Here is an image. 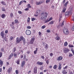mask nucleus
<instances>
[{
    "label": "nucleus",
    "mask_w": 74,
    "mask_h": 74,
    "mask_svg": "<svg viewBox=\"0 0 74 74\" xmlns=\"http://www.w3.org/2000/svg\"><path fill=\"white\" fill-rule=\"evenodd\" d=\"M48 15L47 14V12H42L41 13V17L40 18V19L41 21H45L47 19Z\"/></svg>",
    "instance_id": "f257e3e1"
},
{
    "label": "nucleus",
    "mask_w": 74,
    "mask_h": 74,
    "mask_svg": "<svg viewBox=\"0 0 74 74\" xmlns=\"http://www.w3.org/2000/svg\"><path fill=\"white\" fill-rule=\"evenodd\" d=\"M63 31L64 34L66 35H67V34L69 33V31H68V30H67V29L66 28H63Z\"/></svg>",
    "instance_id": "f03ea898"
},
{
    "label": "nucleus",
    "mask_w": 74,
    "mask_h": 74,
    "mask_svg": "<svg viewBox=\"0 0 74 74\" xmlns=\"http://www.w3.org/2000/svg\"><path fill=\"white\" fill-rule=\"evenodd\" d=\"M71 11H69V12H66L65 13V15L66 16H68V15H71Z\"/></svg>",
    "instance_id": "7ed1b4c3"
},
{
    "label": "nucleus",
    "mask_w": 74,
    "mask_h": 74,
    "mask_svg": "<svg viewBox=\"0 0 74 74\" xmlns=\"http://www.w3.org/2000/svg\"><path fill=\"white\" fill-rule=\"evenodd\" d=\"M63 51L64 53H67V52H69V49L67 48H64L63 49Z\"/></svg>",
    "instance_id": "20e7f679"
},
{
    "label": "nucleus",
    "mask_w": 74,
    "mask_h": 74,
    "mask_svg": "<svg viewBox=\"0 0 74 74\" xmlns=\"http://www.w3.org/2000/svg\"><path fill=\"white\" fill-rule=\"evenodd\" d=\"M26 33L27 35L28 36L30 35L31 34V31L29 30H27L26 31Z\"/></svg>",
    "instance_id": "39448f33"
},
{
    "label": "nucleus",
    "mask_w": 74,
    "mask_h": 74,
    "mask_svg": "<svg viewBox=\"0 0 74 74\" xmlns=\"http://www.w3.org/2000/svg\"><path fill=\"white\" fill-rule=\"evenodd\" d=\"M34 72L35 74H36L37 73V67H35L34 69Z\"/></svg>",
    "instance_id": "423d86ee"
},
{
    "label": "nucleus",
    "mask_w": 74,
    "mask_h": 74,
    "mask_svg": "<svg viewBox=\"0 0 74 74\" xmlns=\"http://www.w3.org/2000/svg\"><path fill=\"white\" fill-rule=\"evenodd\" d=\"M16 44H18V43H19L20 41H21L20 39H19V38L18 37L16 38Z\"/></svg>",
    "instance_id": "0eeeda50"
},
{
    "label": "nucleus",
    "mask_w": 74,
    "mask_h": 74,
    "mask_svg": "<svg viewBox=\"0 0 74 74\" xmlns=\"http://www.w3.org/2000/svg\"><path fill=\"white\" fill-rule=\"evenodd\" d=\"M62 59H63V58L62 57V56H60L57 58V60L58 61H60V60H62Z\"/></svg>",
    "instance_id": "6e6552de"
},
{
    "label": "nucleus",
    "mask_w": 74,
    "mask_h": 74,
    "mask_svg": "<svg viewBox=\"0 0 74 74\" xmlns=\"http://www.w3.org/2000/svg\"><path fill=\"white\" fill-rule=\"evenodd\" d=\"M25 64V61H23L21 63V67H23Z\"/></svg>",
    "instance_id": "1a4fd4ad"
},
{
    "label": "nucleus",
    "mask_w": 74,
    "mask_h": 74,
    "mask_svg": "<svg viewBox=\"0 0 74 74\" xmlns=\"http://www.w3.org/2000/svg\"><path fill=\"white\" fill-rule=\"evenodd\" d=\"M62 64H60V63H59V67H58V69L59 70H61V69H62Z\"/></svg>",
    "instance_id": "9d476101"
},
{
    "label": "nucleus",
    "mask_w": 74,
    "mask_h": 74,
    "mask_svg": "<svg viewBox=\"0 0 74 74\" xmlns=\"http://www.w3.org/2000/svg\"><path fill=\"white\" fill-rule=\"evenodd\" d=\"M62 73L63 74H66L67 73V72H66V70H64L62 71Z\"/></svg>",
    "instance_id": "9b49d317"
},
{
    "label": "nucleus",
    "mask_w": 74,
    "mask_h": 74,
    "mask_svg": "<svg viewBox=\"0 0 74 74\" xmlns=\"http://www.w3.org/2000/svg\"><path fill=\"white\" fill-rule=\"evenodd\" d=\"M12 71V68L11 67L9 68V69L8 70V73H10V71Z\"/></svg>",
    "instance_id": "f8f14e48"
},
{
    "label": "nucleus",
    "mask_w": 74,
    "mask_h": 74,
    "mask_svg": "<svg viewBox=\"0 0 74 74\" xmlns=\"http://www.w3.org/2000/svg\"><path fill=\"white\" fill-rule=\"evenodd\" d=\"M42 2L41 1H40V2H36V5H40V4H42Z\"/></svg>",
    "instance_id": "ddd939ff"
},
{
    "label": "nucleus",
    "mask_w": 74,
    "mask_h": 74,
    "mask_svg": "<svg viewBox=\"0 0 74 74\" xmlns=\"http://www.w3.org/2000/svg\"><path fill=\"white\" fill-rule=\"evenodd\" d=\"M1 36H2V38H4V32H1Z\"/></svg>",
    "instance_id": "4468645a"
},
{
    "label": "nucleus",
    "mask_w": 74,
    "mask_h": 74,
    "mask_svg": "<svg viewBox=\"0 0 74 74\" xmlns=\"http://www.w3.org/2000/svg\"><path fill=\"white\" fill-rule=\"evenodd\" d=\"M37 64L40 65H42V62H37Z\"/></svg>",
    "instance_id": "2eb2a0df"
},
{
    "label": "nucleus",
    "mask_w": 74,
    "mask_h": 74,
    "mask_svg": "<svg viewBox=\"0 0 74 74\" xmlns=\"http://www.w3.org/2000/svg\"><path fill=\"white\" fill-rule=\"evenodd\" d=\"M0 65H1V66H2L3 65V62L1 60H0Z\"/></svg>",
    "instance_id": "dca6fc26"
},
{
    "label": "nucleus",
    "mask_w": 74,
    "mask_h": 74,
    "mask_svg": "<svg viewBox=\"0 0 74 74\" xmlns=\"http://www.w3.org/2000/svg\"><path fill=\"white\" fill-rule=\"evenodd\" d=\"M55 38L56 40H60V38L59 36H56Z\"/></svg>",
    "instance_id": "f3484780"
},
{
    "label": "nucleus",
    "mask_w": 74,
    "mask_h": 74,
    "mask_svg": "<svg viewBox=\"0 0 74 74\" xmlns=\"http://www.w3.org/2000/svg\"><path fill=\"white\" fill-rule=\"evenodd\" d=\"M36 50L34 51V54H36L37 53V51L38 50V48H36Z\"/></svg>",
    "instance_id": "a211bd4d"
},
{
    "label": "nucleus",
    "mask_w": 74,
    "mask_h": 74,
    "mask_svg": "<svg viewBox=\"0 0 74 74\" xmlns=\"http://www.w3.org/2000/svg\"><path fill=\"white\" fill-rule=\"evenodd\" d=\"M23 38V36H21V37H20L19 38V40H20V41H22V40H23V38Z\"/></svg>",
    "instance_id": "6ab92c4d"
},
{
    "label": "nucleus",
    "mask_w": 74,
    "mask_h": 74,
    "mask_svg": "<svg viewBox=\"0 0 74 74\" xmlns=\"http://www.w3.org/2000/svg\"><path fill=\"white\" fill-rule=\"evenodd\" d=\"M66 8H64L62 10V12H66Z\"/></svg>",
    "instance_id": "aec40b11"
},
{
    "label": "nucleus",
    "mask_w": 74,
    "mask_h": 74,
    "mask_svg": "<svg viewBox=\"0 0 74 74\" xmlns=\"http://www.w3.org/2000/svg\"><path fill=\"white\" fill-rule=\"evenodd\" d=\"M5 14H3L2 15V18H5Z\"/></svg>",
    "instance_id": "412c9836"
},
{
    "label": "nucleus",
    "mask_w": 74,
    "mask_h": 74,
    "mask_svg": "<svg viewBox=\"0 0 74 74\" xmlns=\"http://www.w3.org/2000/svg\"><path fill=\"white\" fill-rule=\"evenodd\" d=\"M45 49H48V45L47 44L45 45Z\"/></svg>",
    "instance_id": "4be33fe9"
},
{
    "label": "nucleus",
    "mask_w": 74,
    "mask_h": 74,
    "mask_svg": "<svg viewBox=\"0 0 74 74\" xmlns=\"http://www.w3.org/2000/svg\"><path fill=\"white\" fill-rule=\"evenodd\" d=\"M46 59H47V58H45V60L46 61L47 64H49V60H46Z\"/></svg>",
    "instance_id": "5701e85b"
},
{
    "label": "nucleus",
    "mask_w": 74,
    "mask_h": 74,
    "mask_svg": "<svg viewBox=\"0 0 74 74\" xmlns=\"http://www.w3.org/2000/svg\"><path fill=\"white\" fill-rule=\"evenodd\" d=\"M69 3V2L67 1L65 3V4H64V6L65 7H67V4Z\"/></svg>",
    "instance_id": "b1692460"
},
{
    "label": "nucleus",
    "mask_w": 74,
    "mask_h": 74,
    "mask_svg": "<svg viewBox=\"0 0 74 74\" xmlns=\"http://www.w3.org/2000/svg\"><path fill=\"white\" fill-rule=\"evenodd\" d=\"M14 58H17V54H14Z\"/></svg>",
    "instance_id": "393cba45"
},
{
    "label": "nucleus",
    "mask_w": 74,
    "mask_h": 74,
    "mask_svg": "<svg viewBox=\"0 0 74 74\" xmlns=\"http://www.w3.org/2000/svg\"><path fill=\"white\" fill-rule=\"evenodd\" d=\"M71 51H72L73 53V55H74V49H73L72 48L71 49Z\"/></svg>",
    "instance_id": "a878e982"
},
{
    "label": "nucleus",
    "mask_w": 74,
    "mask_h": 74,
    "mask_svg": "<svg viewBox=\"0 0 74 74\" xmlns=\"http://www.w3.org/2000/svg\"><path fill=\"white\" fill-rule=\"evenodd\" d=\"M10 16L11 17L13 18V16H14V15H13V14L12 13H11L10 14Z\"/></svg>",
    "instance_id": "bb28decb"
},
{
    "label": "nucleus",
    "mask_w": 74,
    "mask_h": 74,
    "mask_svg": "<svg viewBox=\"0 0 74 74\" xmlns=\"http://www.w3.org/2000/svg\"><path fill=\"white\" fill-rule=\"evenodd\" d=\"M67 42H65L64 44V46H65V47H66V46H67Z\"/></svg>",
    "instance_id": "cd10ccee"
},
{
    "label": "nucleus",
    "mask_w": 74,
    "mask_h": 74,
    "mask_svg": "<svg viewBox=\"0 0 74 74\" xmlns=\"http://www.w3.org/2000/svg\"><path fill=\"white\" fill-rule=\"evenodd\" d=\"M53 21H50L49 23V25H51V24H53Z\"/></svg>",
    "instance_id": "c85d7f7f"
},
{
    "label": "nucleus",
    "mask_w": 74,
    "mask_h": 74,
    "mask_svg": "<svg viewBox=\"0 0 74 74\" xmlns=\"http://www.w3.org/2000/svg\"><path fill=\"white\" fill-rule=\"evenodd\" d=\"M13 56H14V54H13V53H12L9 56H10V58H12Z\"/></svg>",
    "instance_id": "c756f323"
},
{
    "label": "nucleus",
    "mask_w": 74,
    "mask_h": 74,
    "mask_svg": "<svg viewBox=\"0 0 74 74\" xmlns=\"http://www.w3.org/2000/svg\"><path fill=\"white\" fill-rule=\"evenodd\" d=\"M27 29H31V28H32V27H31L30 26H27Z\"/></svg>",
    "instance_id": "7c9ffc66"
},
{
    "label": "nucleus",
    "mask_w": 74,
    "mask_h": 74,
    "mask_svg": "<svg viewBox=\"0 0 74 74\" xmlns=\"http://www.w3.org/2000/svg\"><path fill=\"white\" fill-rule=\"evenodd\" d=\"M69 47H71L72 48L73 47H74V46L71 45H69Z\"/></svg>",
    "instance_id": "2f4dec72"
},
{
    "label": "nucleus",
    "mask_w": 74,
    "mask_h": 74,
    "mask_svg": "<svg viewBox=\"0 0 74 74\" xmlns=\"http://www.w3.org/2000/svg\"><path fill=\"white\" fill-rule=\"evenodd\" d=\"M26 57L25 56H24V57L23 58V60H26Z\"/></svg>",
    "instance_id": "473e14b6"
},
{
    "label": "nucleus",
    "mask_w": 74,
    "mask_h": 74,
    "mask_svg": "<svg viewBox=\"0 0 74 74\" xmlns=\"http://www.w3.org/2000/svg\"><path fill=\"white\" fill-rule=\"evenodd\" d=\"M20 61V60H18L17 61L16 63L18 64H19V61Z\"/></svg>",
    "instance_id": "72a5a7b5"
},
{
    "label": "nucleus",
    "mask_w": 74,
    "mask_h": 74,
    "mask_svg": "<svg viewBox=\"0 0 74 74\" xmlns=\"http://www.w3.org/2000/svg\"><path fill=\"white\" fill-rule=\"evenodd\" d=\"M73 56V54L71 53L69 54V57H71Z\"/></svg>",
    "instance_id": "f704fd0d"
},
{
    "label": "nucleus",
    "mask_w": 74,
    "mask_h": 74,
    "mask_svg": "<svg viewBox=\"0 0 74 74\" xmlns=\"http://www.w3.org/2000/svg\"><path fill=\"white\" fill-rule=\"evenodd\" d=\"M56 68H57V65H55L53 67V69H56Z\"/></svg>",
    "instance_id": "c9c22d12"
},
{
    "label": "nucleus",
    "mask_w": 74,
    "mask_h": 74,
    "mask_svg": "<svg viewBox=\"0 0 74 74\" xmlns=\"http://www.w3.org/2000/svg\"><path fill=\"white\" fill-rule=\"evenodd\" d=\"M15 22L16 23H17L18 22V21L17 19H16L15 20Z\"/></svg>",
    "instance_id": "e433bc0d"
},
{
    "label": "nucleus",
    "mask_w": 74,
    "mask_h": 74,
    "mask_svg": "<svg viewBox=\"0 0 74 74\" xmlns=\"http://www.w3.org/2000/svg\"><path fill=\"white\" fill-rule=\"evenodd\" d=\"M45 25H43V26H42L41 27V29H44L45 28Z\"/></svg>",
    "instance_id": "4c0bfd02"
},
{
    "label": "nucleus",
    "mask_w": 74,
    "mask_h": 74,
    "mask_svg": "<svg viewBox=\"0 0 74 74\" xmlns=\"http://www.w3.org/2000/svg\"><path fill=\"white\" fill-rule=\"evenodd\" d=\"M51 1V0H47L46 1V3H49Z\"/></svg>",
    "instance_id": "58836bf2"
},
{
    "label": "nucleus",
    "mask_w": 74,
    "mask_h": 74,
    "mask_svg": "<svg viewBox=\"0 0 74 74\" xmlns=\"http://www.w3.org/2000/svg\"><path fill=\"white\" fill-rule=\"evenodd\" d=\"M15 51H16V48H14L13 50V52H15Z\"/></svg>",
    "instance_id": "ea45409f"
},
{
    "label": "nucleus",
    "mask_w": 74,
    "mask_h": 74,
    "mask_svg": "<svg viewBox=\"0 0 74 74\" xmlns=\"http://www.w3.org/2000/svg\"><path fill=\"white\" fill-rule=\"evenodd\" d=\"M34 40H35V38H32L31 41L34 42Z\"/></svg>",
    "instance_id": "a19ab883"
},
{
    "label": "nucleus",
    "mask_w": 74,
    "mask_h": 74,
    "mask_svg": "<svg viewBox=\"0 0 74 74\" xmlns=\"http://www.w3.org/2000/svg\"><path fill=\"white\" fill-rule=\"evenodd\" d=\"M30 18L29 17H28L27 20L28 22H30Z\"/></svg>",
    "instance_id": "79ce46f5"
},
{
    "label": "nucleus",
    "mask_w": 74,
    "mask_h": 74,
    "mask_svg": "<svg viewBox=\"0 0 74 74\" xmlns=\"http://www.w3.org/2000/svg\"><path fill=\"white\" fill-rule=\"evenodd\" d=\"M27 7L28 8H31V6H30V4H28L27 5Z\"/></svg>",
    "instance_id": "37998d69"
},
{
    "label": "nucleus",
    "mask_w": 74,
    "mask_h": 74,
    "mask_svg": "<svg viewBox=\"0 0 74 74\" xmlns=\"http://www.w3.org/2000/svg\"><path fill=\"white\" fill-rule=\"evenodd\" d=\"M23 3V1H21L19 3V5H21L22 3Z\"/></svg>",
    "instance_id": "c03bdc74"
},
{
    "label": "nucleus",
    "mask_w": 74,
    "mask_h": 74,
    "mask_svg": "<svg viewBox=\"0 0 74 74\" xmlns=\"http://www.w3.org/2000/svg\"><path fill=\"white\" fill-rule=\"evenodd\" d=\"M36 19V18H32V21H34V20Z\"/></svg>",
    "instance_id": "a18cd8bd"
},
{
    "label": "nucleus",
    "mask_w": 74,
    "mask_h": 74,
    "mask_svg": "<svg viewBox=\"0 0 74 74\" xmlns=\"http://www.w3.org/2000/svg\"><path fill=\"white\" fill-rule=\"evenodd\" d=\"M23 41L24 44H25V39L24 38H23Z\"/></svg>",
    "instance_id": "49530a36"
},
{
    "label": "nucleus",
    "mask_w": 74,
    "mask_h": 74,
    "mask_svg": "<svg viewBox=\"0 0 74 74\" xmlns=\"http://www.w3.org/2000/svg\"><path fill=\"white\" fill-rule=\"evenodd\" d=\"M16 74H18V70H16Z\"/></svg>",
    "instance_id": "de8ad7c7"
},
{
    "label": "nucleus",
    "mask_w": 74,
    "mask_h": 74,
    "mask_svg": "<svg viewBox=\"0 0 74 74\" xmlns=\"http://www.w3.org/2000/svg\"><path fill=\"white\" fill-rule=\"evenodd\" d=\"M50 31L49 29L47 30V33H50Z\"/></svg>",
    "instance_id": "09e8293b"
},
{
    "label": "nucleus",
    "mask_w": 74,
    "mask_h": 74,
    "mask_svg": "<svg viewBox=\"0 0 74 74\" xmlns=\"http://www.w3.org/2000/svg\"><path fill=\"white\" fill-rule=\"evenodd\" d=\"M2 52L0 53V58H1V56H2Z\"/></svg>",
    "instance_id": "8fccbe9b"
},
{
    "label": "nucleus",
    "mask_w": 74,
    "mask_h": 74,
    "mask_svg": "<svg viewBox=\"0 0 74 74\" xmlns=\"http://www.w3.org/2000/svg\"><path fill=\"white\" fill-rule=\"evenodd\" d=\"M13 39V37H12V36H11L10 37V40H12Z\"/></svg>",
    "instance_id": "3c124183"
},
{
    "label": "nucleus",
    "mask_w": 74,
    "mask_h": 74,
    "mask_svg": "<svg viewBox=\"0 0 74 74\" xmlns=\"http://www.w3.org/2000/svg\"><path fill=\"white\" fill-rule=\"evenodd\" d=\"M33 42H34L31 40V41H30L31 44H33Z\"/></svg>",
    "instance_id": "603ef678"
},
{
    "label": "nucleus",
    "mask_w": 74,
    "mask_h": 74,
    "mask_svg": "<svg viewBox=\"0 0 74 74\" xmlns=\"http://www.w3.org/2000/svg\"><path fill=\"white\" fill-rule=\"evenodd\" d=\"M50 56H53V53H51L50 54Z\"/></svg>",
    "instance_id": "864d4df0"
},
{
    "label": "nucleus",
    "mask_w": 74,
    "mask_h": 74,
    "mask_svg": "<svg viewBox=\"0 0 74 74\" xmlns=\"http://www.w3.org/2000/svg\"><path fill=\"white\" fill-rule=\"evenodd\" d=\"M49 22V20H48V21H45V23H47V22Z\"/></svg>",
    "instance_id": "5fc2aeb1"
},
{
    "label": "nucleus",
    "mask_w": 74,
    "mask_h": 74,
    "mask_svg": "<svg viewBox=\"0 0 74 74\" xmlns=\"http://www.w3.org/2000/svg\"><path fill=\"white\" fill-rule=\"evenodd\" d=\"M64 25V21H63L62 23V24L61 25V26H63Z\"/></svg>",
    "instance_id": "6e6d98bb"
},
{
    "label": "nucleus",
    "mask_w": 74,
    "mask_h": 74,
    "mask_svg": "<svg viewBox=\"0 0 74 74\" xmlns=\"http://www.w3.org/2000/svg\"><path fill=\"white\" fill-rule=\"evenodd\" d=\"M18 13L20 14H22V12L21 11H19Z\"/></svg>",
    "instance_id": "4d7b16f0"
},
{
    "label": "nucleus",
    "mask_w": 74,
    "mask_h": 74,
    "mask_svg": "<svg viewBox=\"0 0 74 74\" xmlns=\"http://www.w3.org/2000/svg\"><path fill=\"white\" fill-rule=\"evenodd\" d=\"M2 10L3 11H5V9L4 8H3L2 9Z\"/></svg>",
    "instance_id": "13d9d810"
},
{
    "label": "nucleus",
    "mask_w": 74,
    "mask_h": 74,
    "mask_svg": "<svg viewBox=\"0 0 74 74\" xmlns=\"http://www.w3.org/2000/svg\"><path fill=\"white\" fill-rule=\"evenodd\" d=\"M25 11H28V10H29V8H26L25 9Z\"/></svg>",
    "instance_id": "bf43d9fd"
},
{
    "label": "nucleus",
    "mask_w": 74,
    "mask_h": 74,
    "mask_svg": "<svg viewBox=\"0 0 74 74\" xmlns=\"http://www.w3.org/2000/svg\"><path fill=\"white\" fill-rule=\"evenodd\" d=\"M69 74H73V73L72 72H69Z\"/></svg>",
    "instance_id": "052dcab7"
},
{
    "label": "nucleus",
    "mask_w": 74,
    "mask_h": 74,
    "mask_svg": "<svg viewBox=\"0 0 74 74\" xmlns=\"http://www.w3.org/2000/svg\"><path fill=\"white\" fill-rule=\"evenodd\" d=\"M5 33H6V34H7V33H8V31L7 30H6L5 31Z\"/></svg>",
    "instance_id": "680f3d73"
},
{
    "label": "nucleus",
    "mask_w": 74,
    "mask_h": 74,
    "mask_svg": "<svg viewBox=\"0 0 74 74\" xmlns=\"http://www.w3.org/2000/svg\"><path fill=\"white\" fill-rule=\"evenodd\" d=\"M52 67V66L50 65L49 66V68H50V69H51Z\"/></svg>",
    "instance_id": "e2e57ef3"
},
{
    "label": "nucleus",
    "mask_w": 74,
    "mask_h": 74,
    "mask_svg": "<svg viewBox=\"0 0 74 74\" xmlns=\"http://www.w3.org/2000/svg\"><path fill=\"white\" fill-rule=\"evenodd\" d=\"M72 21H74V16H73L72 17Z\"/></svg>",
    "instance_id": "0e129e2a"
},
{
    "label": "nucleus",
    "mask_w": 74,
    "mask_h": 74,
    "mask_svg": "<svg viewBox=\"0 0 74 74\" xmlns=\"http://www.w3.org/2000/svg\"><path fill=\"white\" fill-rule=\"evenodd\" d=\"M41 58H42V59H44V56H41Z\"/></svg>",
    "instance_id": "69168bd1"
},
{
    "label": "nucleus",
    "mask_w": 74,
    "mask_h": 74,
    "mask_svg": "<svg viewBox=\"0 0 74 74\" xmlns=\"http://www.w3.org/2000/svg\"><path fill=\"white\" fill-rule=\"evenodd\" d=\"M4 40H5V41H7V39L6 38H4Z\"/></svg>",
    "instance_id": "338daca9"
},
{
    "label": "nucleus",
    "mask_w": 74,
    "mask_h": 74,
    "mask_svg": "<svg viewBox=\"0 0 74 74\" xmlns=\"http://www.w3.org/2000/svg\"><path fill=\"white\" fill-rule=\"evenodd\" d=\"M67 66H66L64 68V69H67Z\"/></svg>",
    "instance_id": "774afa93"
}]
</instances>
